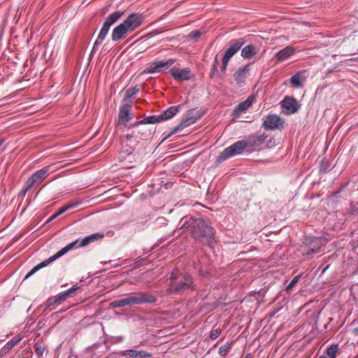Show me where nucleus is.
<instances>
[{"instance_id":"1","label":"nucleus","mask_w":358,"mask_h":358,"mask_svg":"<svg viewBox=\"0 0 358 358\" xmlns=\"http://www.w3.org/2000/svg\"><path fill=\"white\" fill-rule=\"evenodd\" d=\"M179 225L183 231L189 232L192 236L205 244L210 245L214 239L215 230L213 227L202 218L184 217Z\"/></svg>"},{"instance_id":"2","label":"nucleus","mask_w":358,"mask_h":358,"mask_svg":"<svg viewBox=\"0 0 358 358\" xmlns=\"http://www.w3.org/2000/svg\"><path fill=\"white\" fill-rule=\"evenodd\" d=\"M170 283L166 293L170 295H184L197 289L194 277L188 273H181L175 268L170 275Z\"/></svg>"},{"instance_id":"3","label":"nucleus","mask_w":358,"mask_h":358,"mask_svg":"<svg viewBox=\"0 0 358 358\" xmlns=\"http://www.w3.org/2000/svg\"><path fill=\"white\" fill-rule=\"evenodd\" d=\"M144 18L142 14L133 13L120 24L116 26L112 32L111 39L114 42L124 38L127 36L138 28L143 22Z\"/></svg>"},{"instance_id":"4","label":"nucleus","mask_w":358,"mask_h":358,"mask_svg":"<svg viewBox=\"0 0 358 358\" xmlns=\"http://www.w3.org/2000/svg\"><path fill=\"white\" fill-rule=\"evenodd\" d=\"M80 240L77 239L69 244H68L66 246L63 248L62 250H60L59 252H57L55 255L50 257L48 259L41 262L40 264L35 266L25 276L24 279H27L31 275H32L34 273H35L37 271L41 269L43 267H45L48 266L50 263L52 262L53 261L56 260L59 257H62V255H65L66 252H68L69 250H72L74 248H79Z\"/></svg>"},{"instance_id":"5","label":"nucleus","mask_w":358,"mask_h":358,"mask_svg":"<svg viewBox=\"0 0 358 358\" xmlns=\"http://www.w3.org/2000/svg\"><path fill=\"white\" fill-rule=\"evenodd\" d=\"M243 151L250 152L247 141L245 140L238 141L230 146L226 148L220 155L219 160L224 161L235 155H241Z\"/></svg>"},{"instance_id":"6","label":"nucleus","mask_w":358,"mask_h":358,"mask_svg":"<svg viewBox=\"0 0 358 358\" xmlns=\"http://www.w3.org/2000/svg\"><path fill=\"white\" fill-rule=\"evenodd\" d=\"M50 166H46L32 174L22 187L21 191L22 193L24 195L34 186L39 184L44 179H45L50 174Z\"/></svg>"},{"instance_id":"7","label":"nucleus","mask_w":358,"mask_h":358,"mask_svg":"<svg viewBox=\"0 0 358 358\" xmlns=\"http://www.w3.org/2000/svg\"><path fill=\"white\" fill-rule=\"evenodd\" d=\"M176 62V59L169 58L166 61H155L148 64V66L143 71V73L153 74L156 73H162L169 69Z\"/></svg>"},{"instance_id":"8","label":"nucleus","mask_w":358,"mask_h":358,"mask_svg":"<svg viewBox=\"0 0 358 358\" xmlns=\"http://www.w3.org/2000/svg\"><path fill=\"white\" fill-rule=\"evenodd\" d=\"M200 118V115L198 111L196 110H189L185 114L184 118L180 122V124L174 127L171 132L166 136V138L171 136V135L176 134L178 131L190 126L191 124L195 123L197 120Z\"/></svg>"},{"instance_id":"9","label":"nucleus","mask_w":358,"mask_h":358,"mask_svg":"<svg viewBox=\"0 0 358 358\" xmlns=\"http://www.w3.org/2000/svg\"><path fill=\"white\" fill-rule=\"evenodd\" d=\"M139 141L138 136H135L134 133L127 134L121 137V145L122 152L130 155L131 154L135 148L138 145Z\"/></svg>"},{"instance_id":"10","label":"nucleus","mask_w":358,"mask_h":358,"mask_svg":"<svg viewBox=\"0 0 358 358\" xmlns=\"http://www.w3.org/2000/svg\"><path fill=\"white\" fill-rule=\"evenodd\" d=\"M124 14V12L117 10L109 15L105 20L103 27L99 32V38L105 39L110 27L115 24Z\"/></svg>"},{"instance_id":"11","label":"nucleus","mask_w":358,"mask_h":358,"mask_svg":"<svg viewBox=\"0 0 358 358\" xmlns=\"http://www.w3.org/2000/svg\"><path fill=\"white\" fill-rule=\"evenodd\" d=\"M127 306L140 305L146 303H155L157 299L152 295L141 293L137 296L129 295L126 297Z\"/></svg>"},{"instance_id":"12","label":"nucleus","mask_w":358,"mask_h":358,"mask_svg":"<svg viewBox=\"0 0 358 358\" xmlns=\"http://www.w3.org/2000/svg\"><path fill=\"white\" fill-rule=\"evenodd\" d=\"M170 73L177 81L188 80L193 77V73L189 68L180 69L177 67H173L170 69Z\"/></svg>"},{"instance_id":"13","label":"nucleus","mask_w":358,"mask_h":358,"mask_svg":"<svg viewBox=\"0 0 358 358\" xmlns=\"http://www.w3.org/2000/svg\"><path fill=\"white\" fill-rule=\"evenodd\" d=\"M245 41L242 38L231 41L229 43V47L225 50L223 58L229 61L231 58L241 49Z\"/></svg>"},{"instance_id":"14","label":"nucleus","mask_w":358,"mask_h":358,"mask_svg":"<svg viewBox=\"0 0 358 358\" xmlns=\"http://www.w3.org/2000/svg\"><path fill=\"white\" fill-rule=\"evenodd\" d=\"M267 135L265 134H257L249 136L246 140L250 152L255 150L265 142Z\"/></svg>"},{"instance_id":"15","label":"nucleus","mask_w":358,"mask_h":358,"mask_svg":"<svg viewBox=\"0 0 358 358\" xmlns=\"http://www.w3.org/2000/svg\"><path fill=\"white\" fill-rule=\"evenodd\" d=\"M255 100V97L254 96H249L245 101L238 103L233 112V118H238L241 113H245L251 106Z\"/></svg>"},{"instance_id":"16","label":"nucleus","mask_w":358,"mask_h":358,"mask_svg":"<svg viewBox=\"0 0 358 358\" xmlns=\"http://www.w3.org/2000/svg\"><path fill=\"white\" fill-rule=\"evenodd\" d=\"M281 106L287 110V113L293 114L299 110L297 101L289 96H286L281 101Z\"/></svg>"},{"instance_id":"17","label":"nucleus","mask_w":358,"mask_h":358,"mask_svg":"<svg viewBox=\"0 0 358 358\" xmlns=\"http://www.w3.org/2000/svg\"><path fill=\"white\" fill-rule=\"evenodd\" d=\"M282 124L281 118L276 115H269L263 122V127L266 129H278Z\"/></svg>"},{"instance_id":"18","label":"nucleus","mask_w":358,"mask_h":358,"mask_svg":"<svg viewBox=\"0 0 358 358\" xmlns=\"http://www.w3.org/2000/svg\"><path fill=\"white\" fill-rule=\"evenodd\" d=\"M120 356L126 358H150L152 355L144 350H126L120 352Z\"/></svg>"},{"instance_id":"19","label":"nucleus","mask_w":358,"mask_h":358,"mask_svg":"<svg viewBox=\"0 0 358 358\" xmlns=\"http://www.w3.org/2000/svg\"><path fill=\"white\" fill-rule=\"evenodd\" d=\"M133 117L131 111V106L129 104H124L120 109L119 113V123L123 124L125 127L127 123Z\"/></svg>"},{"instance_id":"20","label":"nucleus","mask_w":358,"mask_h":358,"mask_svg":"<svg viewBox=\"0 0 358 358\" xmlns=\"http://www.w3.org/2000/svg\"><path fill=\"white\" fill-rule=\"evenodd\" d=\"M250 64L239 67L234 74V78L238 85H241L245 80L250 71Z\"/></svg>"},{"instance_id":"21","label":"nucleus","mask_w":358,"mask_h":358,"mask_svg":"<svg viewBox=\"0 0 358 358\" xmlns=\"http://www.w3.org/2000/svg\"><path fill=\"white\" fill-rule=\"evenodd\" d=\"M294 53V48L288 45L283 48L282 50L278 51L275 53V57L277 61L279 62H282L287 59H289L292 55Z\"/></svg>"},{"instance_id":"22","label":"nucleus","mask_w":358,"mask_h":358,"mask_svg":"<svg viewBox=\"0 0 358 358\" xmlns=\"http://www.w3.org/2000/svg\"><path fill=\"white\" fill-rule=\"evenodd\" d=\"M259 49L252 44L243 47L241 50V56L244 59H250L257 54Z\"/></svg>"},{"instance_id":"23","label":"nucleus","mask_w":358,"mask_h":358,"mask_svg":"<svg viewBox=\"0 0 358 358\" xmlns=\"http://www.w3.org/2000/svg\"><path fill=\"white\" fill-rule=\"evenodd\" d=\"M103 238V234L101 233H95L90 234L80 239L79 247H85L90 243L95 241L101 240Z\"/></svg>"},{"instance_id":"24","label":"nucleus","mask_w":358,"mask_h":358,"mask_svg":"<svg viewBox=\"0 0 358 358\" xmlns=\"http://www.w3.org/2000/svg\"><path fill=\"white\" fill-rule=\"evenodd\" d=\"M180 107V106H173L169 107L163 113L159 115V119L162 121H165L171 119L178 113Z\"/></svg>"},{"instance_id":"25","label":"nucleus","mask_w":358,"mask_h":358,"mask_svg":"<svg viewBox=\"0 0 358 358\" xmlns=\"http://www.w3.org/2000/svg\"><path fill=\"white\" fill-rule=\"evenodd\" d=\"M159 122H162V120L159 119V115H152V116L147 117L144 118L143 120L136 122L134 124H131L129 126V127H136L140 124H155V123Z\"/></svg>"},{"instance_id":"26","label":"nucleus","mask_w":358,"mask_h":358,"mask_svg":"<svg viewBox=\"0 0 358 358\" xmlns=\"http://www.w3.org/2000/svg\"><path fill=\"white\" fill-rule=\"evenodd\" d=\"M307 244L309 245L311 250V254L319 252L321 248V241L319 238L313 237L307 240Z\"/></svg>"},{"instance_id":"27","label":"nucleus","mask_w":358,"mask_h":358,"mask_svg":"<svg viewBox=\"0 0 358 358\" xmlns=\"http://www.w3.org/2000/svg\"><path fill=\"white\" fill-rule=\"evenodd\" d=\"M302 73L298 72L290 78V83L296 87H301L303 86L302 83Z\"/></svg>"},{"instance_id":"28","label":"nucleus","mask_w":358,"mask_h":358,"mask_svg":"<svg viewBox=\"0 0 358 358\" xmlns=\"http://www.w3.org/2000/svg\"><path fill=\"white\" fill-rule=\"evenodd\" d=\"M80 203L79 202H70L59 208L58 210L55 213L57 215V217L65 213L69 209L76 207Z\"/></svg>"},{"instance_id":"29","label":"nucleus","mask_w":358,"mask_h":358,"mask_svg":"<svg viewBox=\"0 0 358 358\" xmlns=\"http://www.w3.org/2000/svg\"><path fill=\"white\" fill-rule=\"evenodd\" d=\"M338 350V345L333 344L327 349V354L330 358H336Z\"/></svg>"},{"instance_id":"30","label":"nucleus","mask_w":358,"mask_h":358,"mask_svg":"<svg viewBox=\"0 0 358 358\" xmlns=\"http://www.w3.org/2000/svg\"><path fill=\"white\" fill-rule=\"evenodd\" d=\"M232 343H227L219 348V354L221 356H226L231 349Z\"/></svg>"},{"instance_id":"31","label":"nucleus","mask_w":358,"mask_h":358,"mask_svg":"<svg viewBox=\"0 0 358 358\" xmlns=\"http://www.w3.org/2000/svg\"><path fill=\"white\" fill-rule=\"evenodd\" d=\"M127 306L126 298L115 300L110 303V306L113 308L124 307Z\"/></svg>"},{"instance_id":"32","label":"nucleus","mask_w":358,"mask_h":358,"mask_svg":"<svg viewBox=\"0 0 358 358\" xmlns=\"http://www.w3.org/2000/svg\"><path fill=\"white\" fill-rule=\"evenodd\" d=\"M139 91V89L136 86L127 90L125 92V99H131Z\"/></svg>"},{"instance_id":"33","label":"nucleus","mask_w":358,"mask_h":358,"mask_svg":"<svg viewBox=\"0 0 358 358\" xmlns=\"http://www.w3.org/2000/svg\"><path fill=\"white\" fill-rule=\"evenodd\" d=\"M330 166H331V165H330L329 162L327 160L323 159L321 162L320 171L327 172L329 170Z\"/></svg>"},{"instance_id":"34","label":"nucleus","mask_w":358,"mask_h":358,"mask_svg":"<svg viewBox=\"0 0 358 358\" xmlns=\"http://www.w3.org/2000/svg\"><path fill=\"white\" fill-rule=\"evenodd\" d=\"M301 278V275H296L292 280V281L289 283V285L287 286L286 287V290L287 291H289L291 289H292L295 285L298 282L299 278Z\"/></svg>"},{"instance_id":"35","label":"nucleus","mask_w":358,"mask_h":358,"mask_svg":"<svg viewBox=\"0 0 358 358\" xmlns=\"http://www.w3.org/2000/svg\"><path fill=\"white\" fill-rule=\"evenodd\" d=\"M57 303V299H55V296L50 297L43 305L42 306H44L45 308H48L50 307L51 306Z\"/></svg>"},{"instance_id":"36","label":"nucleus","mask_w":358,"mask_h":358,"mask_svg":"<svg viewBox=\"0 0 358 358\" xmlns=\"http://www.w3.org/2000/svg\"><path fill=\"white\" fill-rule=\"evenodd\" d=\"M201 33L199 30H194L189 34V38L192 40H194V41H196L197 39L201 36Z\"/></svg>"},{"instance_id":"37","label":"nucleus","mask_w":358,"mask_h":358,"mask_svg":"<svg viewBox=\"0 0 358 358\" xmlns=\"http://www.w3.org/2000/svg\"><path fill=\"white\" fill-rule=\"evenodd\" d=\"M220 333L221 330L220 329H213L210 333V338L215 340L220 336Z\"/></svg>"},{"instance_id":"38","label":"nucleus","mask_w":358,"mask_h":358,"mask_svg":"<svg viewBox=\"0 0 358 358\" xmlns=\"http://www.w3.org/2000/svg\"><path fill=\"white\" fill-rule=\"evenodd\" d=\"M104 39H101L99 38V35L98 36L96 40L95 41V42L94 43V45H93V48H92V52H94L96 50H97L98 47L101 45L102 41Z\"/></svg>"},{"instance_id":"39","label":"nucleus","mask_w":358,"mask_h":358,"mask_svg":"<svg viewBox=\"0 0 358 358\" xmlns=\"http://www.w3.org/2000/svg\"><path fill=\"white\" fill-rule=\"evenodd\" d=\"M55 299H57V303H59L62 301L65 300L67 296H66L64 292L59 293V294L55 296Z\"/></svg>"},{"instance_id":"40","label":"nucleus","mask_w":358,"mask_h":358,"mask_svg":"<svg viewBox=\"0 0 358 358\" xmlns=\"http://www.w3.org/2000/svg\"><path fill=\"white\" fill-rule=\"evenodd\" d=\"M229 60L226 59H224L222 58V66H221V71L222 73H224L226 69H227V66L229 64Z\"/></svg>"},{"instance_id":"41","label":"nucleus","mask_w":358,"mask_h":358,"mask_svg":"<svg viewBox=\"0 0 358 358\" xmlns=\"http://www.w3.org/2000/svg\"><path fill=\"white\" fill-rule=\"evenodd\" d=\"M78 289V287H71L70 289L64 291V292L65 293L66 296L68 297L71 294H72L73 292H74L76 290H77Z\"/></svg>"},{"instance_id":"42","label":"nucleus","mask_w":358,"mask_h":358,"mask_svg":"<svg viewBox=\"0 0 358 358\" xmlns=\"http://www.w3.org/2000/svg\"><path fill=\"white\" fill-rule=\"evenodd\" d=\"M20 341V338H13L12 340H10L8 343L9 345H10V346H14L15 345H16L19 341Z\"/></svg>"},{"instance_id":"43","label":"nucleus","mask_w":358,"mask_h":358,"mask_svg":"<svg viewBox=\"0 0 358 358\" xmlns=\"http://www.w3.org/2000/svg\"><path fill=\"white\" fill-rule=\"evenodd\" d=\"M113 343H120L123 341V336H115V337H113Z\"/></svg>"},{"instance_id":"44","label":"nucleus","mask_w":358,"mask_h":358,"mask_svg":"<svg viewBox=\"0 0 358 358\" xmlns=\"http://www.w3.org/2000/svg\"><path fill=\"white\" fill-rule=\"evenodd\" d=\"M313 254H311L310 248H308V251L303 254V256L306 257L307 258H310Z\"/></svg>"},{"instance_id":"45","label":"nucleus","mask_w":358,"mask_h":358,"mask_svg":"<svg viewBox=\"0 0 358 358\" xmlns=\"http://www.w3.org/2000/svg\"><path fill=\"white\" fill-rule=\"evenodd\" d=\"M217 72V68L213 69V66H212V69H211V71L210 73V78L214 77Z\"/></svg>"},{"instance_id":"46","label":"nucleus","mask_w":358,"mask_h":358,"mask_svg":"<svg viewBox=\"0 0 358 358\" xmlns=\"http://www.w3.org/2000/svg\"><path fill=\"white\" fill-rule=\"evenodd\" d=\"M219 64V62H218V59H217V55L215 56V59H214V62L213 63V69L215 68H217V66Z\"/></svg>"},{"instance_id":"47","label":"nucleus","mask_w":358,"mask_h":358,"mask_svg":"<svg viewBox=\"0 0 358 358\" xmlns=\"http://www.w3.org/2000/svg\"><path fill=\"white\" fill-rule=\"evenodd\" d=\"M44 350L41 347H36V352L38 355H42Z\"/></svg>"},{"instance_id":"48","label":"nucleus","mask_w":358,"mask_h":358,"mask_svg":"<svg viewBox=\"0 0 358 358\" xmlns=\"http://www.w3.org/2000/svg\"><path fill=\"white\" fill-rule=\"evenodd\" d=\"M57 217V215H56L55 213L53 214L51 217H50L48 218V220H47L46 223H50V222L53 221L55 219H56Z\"/></svg>"},{"instance_id":"49","label":"nucleus","mask_w":358,"mask_h":358,"mask_svg":"<svg viewBox=\"0 0 358 358\" xmlns=\"http://www.w3.org/2000/svg\"><path fill=\"white\" fill-rule=\"evenodd\" d=\"M350 61H352V62H358V57H355V58H353V59H350Z\"/></svg>"},{"instance_id":"50","label":"nucleus","mask_w":358,"mask_h":358,"mask_svg":"<svg viewBox=\"0 0 358 358\" xmlns=\"http://www.w3.org/2000/svg\"><path fill=\"white\" fill-rule=\"evenodd\" d=\"M353 332H354V334H355V335H358V329H357V328L353 330Z\"/></svg>"},{"instance_id":"51","label":"nucleus","mask_w":358,"mask_h":358,"mask_svg":"<svg viewBox=\"0 0 358 358\" xmlns=\"http://www.w3.org/2000/svg\"><path fill=\"white\" fill-rule=\"evenodd\" d=\"M244 358H252L251 354L247 355Z\"/></svg>"},{"instance_id":"52","label":"nucleus","mask_w":358,"mask_h":358,"mask_svg":"<svg viewBox=\"0 0 358 358\" xmlns=\"http://www.w3.org/2000/svg\"><path fill=\"white\" fill-rule=\"evenodd\" d=\"M319 358H327V357L324 355H322V356H320Z\"/></svg>"}]
</instances>
